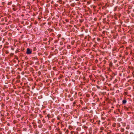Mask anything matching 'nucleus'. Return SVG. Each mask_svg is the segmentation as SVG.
Segmentation results:
<instances>
[{
	"label": "nucleus",
	"instance_id": "nucleus-29",
	"mask_svg": "<svg viewBox=\"0 0 134 134\" xmlns=\"http://www.w3.org/2000/svg\"><path fill=\"white\" fill-rule=\"evenodd\" d=\"M97 20V18H94V20L95 21H96Z\"/></svg>",
	"mask_w": 134,
	"mask_h": 134
},
{
	"label": "nucleus",
	"instance_id": "nucleus-43",
	"mask_svg": "<svg viewBox=\"0 0 134 134\" xmlns=\"http://www.w3.org/2000/svg\"><path fill=\"white\" fill-rule=\"evenodd\" d=\"M63 77V76H61L60 77H59V79H60L61 78H62V77Z\"/></svg>",
	"mask_w": 134,
	"mask_h": 134
},
{
	"label": "nucleus",
	"instance_id": "nucleus-45",
	"mask_svg": "<svg viewBox=\"0 0 134 134\" xmlns=\"http://www.w3.org/2000/svg\"><path fill=\"white\" fill-rule=\"evenodd\" d=\"M75 95H76V94H77V93L76 92H75Z\"/></svg>",
	"mask_w": 134,
	"mask_h": 134
},
{
	"label": "nucleus",
	"instance_id": "nucleus-62",
	"mask_svg": "<svg viewBox=\"0 0 134 134\" xmlns=\"http://www.w3.org/2000/svg\"><path fill=\"white\" fill-rule=\"evenodd\" d=\"M93 8H94V7H93Z\"/></svg>",
	"mask_w": 134,
	"mask_h": 134
},
{
	"label": "nucleus",
	"instance_id": "nucleus-1",
	"mask_svg": "<svg viewBox=\"0 0 134 134\" xmlns=\"http://www.w3.org/2000/svg\"><path fill=\"white\" fill-rule=\"evenodd\" d=\"M32 53V51L29 48H27V51L26 53L27 54H30Z\"/></svg>",
	"mask_w": 134,
	"mask_h": 134
},
{
	"label": "nucleus",
	"instance_id": "nucleus-56",
	"mask_svg": "<svg viewBox=\"0 0 134 134\" xmlns=\"http://www.w3.org/2000/svg\"><path fill=\"white\" fill-rule=\"evenodd\" d=\"M125 108L126 109H128V108Z\"/></svg>",
	"mask_w": 134,
	"mask_h": 134
},
{
	"label": "nucleus",
	"instance_id": "nucleus-16",
	"mask_svg": "<svg viewBox=\"0 0 134 134\" xmlns=\"http://www.w3.org/2000/svg\"><path fill=\"white\" fill-rule=\"evenodd\" d=\"M78 94L80 96H82V94L81 92H79Z\"/></svg>",
	"mask_w": 134,
	"mask_h": 134
},
{
	"label": "nucleus",
	"instance_id": "nucleus-14",
	"mask_svg": "<svg viewBox=\"0 0 134 134\" xmlns=\"http://www.w3.org/2000/svg\"><path fill=\"white\" fill-rule=\"evenodd\" d=\"M109 66L111 67L113 66V63L112 62H110L109 64Z\"/></svg>",
	"mask_w": 134,
	"mask_h": 134
},
{
	"label": "nucleus",
	"instance_id": "nucleus-7",
	"mask_svg": "<svg viewBox=\"0 0 134 134\" xmlns=\"http://www.w3.org/2000/svg\"><path fill=\"white\" fill-rule=\"evenodd\" d=\"M120 130L121 132H123L124 131V129L123 128H121Z\"/></svg>",
	"mask_w": 134,
	"mask_h": 134
},
{
	"label": "nucleus",
	"instance_id": "nucleus-8",
	"mask_svg": "<svg viewBox=\"0 0 134 134\" xmlns=\"http://www.w3.org/2000/svg\"><path fill=\"white\" fill-rule=\"evenodd\" d=\"M130 126L129 125H127L126 126V129L127 130H129L130 129Z\"/></svg>",
	"mask_w": 134,
	"mask_h": 134
},
{
	"label": "nucleus",
	"instance_id": "nucleus-26",
	"mask_svg": "<svg viewBox=\"0 0 134 134\" xmlns=\"http://www.w3.org/2000/svg\"><path fill=\"white\" fill-rule=\"evenodd\" d=\"M39 116L40 118H42L43 117V116L41 114H40Z\"/></svg>",
	"mask_w": 134,
	"mask_h": 134
},
{
	"label": "nucleus",
	"instance_id": "nucleus-19",
	"mask_svg": "<svg viewBox=\"0 0 134 134\" xmlns=\"http://www.w3.org/2000/svg\"><path fill=\"white\" fill-rule=\"evenodd\" d=\"M41 72L40 71H39L38 72V76H40L41 75Z\"/></svg>",
	"mask_w": 134,
	"mask_h": 134
},
{
	"label": "nucleus",
	"instance_id": "nucleus-42",
	"mask_svg": "<svg viewBox=\"0 0 134 134\" xmlns=\"http://www.w3.org/2000/svg\"><path fill=\"white\" fill-rule=\"evenodd\" d=\"M14 55V53H11L10 54L11 55Z\"/></svg>",
	"mask_w": 134,
	"mask_h": 134
},
{
	"label": "nucleus",
	"instance_id": "nucleus-59",
	"mask_svg": "<svg viewBox=\"0 0 134 134\" xmlns=\"http://www.w3.org/2000/svg\"><path fill=\"white\" fill-rule=\"evenodd\" d=\"M82 99V98H80V99H81H81Z\"/></svg>",
	"mask_w": 134,
	"mask_h": 134
},
{
	"label": "nucleus",
	"instance_id": "nucleus-50",
	"mask_svg": "<svg viewBox=\"0 0 134 134\" xmlns=\"http://www.w3.org/2000/svg\"><path fill=\"white\" fill-rule=\"evenodd\" d=\"M59 133H60V134H62V132H61V131H60V132H59Z\"/></svg>",
	"mask_w": 134,
	"mask_h": 134
},
{
	"label": "nucleus",
	"instance_id": "nucleus-48",
	"mask_svg": "<svg viewBox=\"0 0 134 134\" xmlns=\"http://www.w3.org/2000/svg\"><path fill=\"white\" fill-rule=\"evenodd\" d=\"M85 78V77H83V79H84Z\"/></svg>",
	"mask_w": 134,
	"mask_h": 134
},
{
	"label": "nucleus",
	"instance_id": "nucleus-22",
	"mask_svg": "<svg viewBox=\"0 0 134 134\" xmlns=\"http://www.w3.org/2000/svg\"><path fill=\"white\" fill-rule=\"evenodd\" d=\"M8 35L9 36H12V34L11 33H9L8 34Z\"/></svg>",
	"mask_w": 134,
	"mask_h": 134
},
{
	"label": "nucleus",
	"instance_id": "nucleus-37",
	"mask_svg": "<svg viewBox=\"0 0 134 134\" xmlns=\"http://www.w3.org/2000/svg\"><path fill=\"white\" fill-rule=\"evenodd\" d=\"M12 4V2H10L8 3L9 4Z\"/></svg>",
	"mask_w": 134,
	"mask_h": 134
},
{
	"label": "nucleus",
	"instance_id": "nucleus-17",
	"mask_svg": "<svg viewBox=\"0 0 134 134\" xmlns=\"http://www.w3.org/2000/svg\"><path fill=\"white\" fill-rule=\"evenodd\" d=\"M15 58L16 60H18L19 61V58H18V57L17 56L15 55Z\"/></svg>",
	"mask_w": 134,
	"mask_h": 134
},
{
	"label": "nucleus",
	"instance_id": "nucleus-4",
	"mask_svg": "<svg viewBox=\"0 0 134 134\" xmlns=\"http://www.w3.org/2000/svg\"><path fill=\"white\" fill-rule=\"evenodd\" d=\"M87 109V107H83L82 109H81L83 111H84L85 109Z\"/></svg>",
	"mask_w": 134,
	"mask_h": 134
},
{
	"label": "nucleus",
	"instance_id": "nucleus-18",
	"mask_svg": "<svg viewBox=\"0 0 134 134\" xmlns=\"http://www.w3.org/2000/svg\"><path fill=\"white\" fill-rule=\"evenodd\" d=\"M86 97H90V94H86Z\"/></svg>",
	"mask_w": 134,
	"mask_h": 134
},
{
	"label": "nucleus",
	"instance_id": "nucleus-32",
	"mask_svg": "<svg viewBox=\"0 0 134 134\" xmlns=\"http://www.w3.org/2000/svg\"><path fill=\"white\" fill-rule=\"evenodd\" d=\"M38 133H39L37 131L36 132L35 134H38Z\"/></svg>",
	"mask_w": 134,
	"mask_h": 134
},
{
	"label": "nucleus",
	"instance_id": "nucleus-34",
	"mask_svg": "<svg viewBox=\"0 0 134 134\" xmlns=\"http://www.w3.org/2000/svg\"><path fill=\"white\" fill-rule=\"evenodd\" d=\"M100 129L101 130H103L104 129V128L103 127H102L100 128Z\"/></svg>",
	"mask_w": 134,
	"mask_h": 134
},
{
	"label": "nucleus",
	"instance_id": "nucleus-21",
	"mask_svg": "<svg viewBox=\"0 0 134 134\" xmlns=\"http://www.w3.org/2000/svg\"><path fill=\"white\" fill-rule=\"evenodd\" d=\"M42 122L43 123H44L46 122V121L44 119H43L42 120Z\"/></svg>",
	"mask_w": 134,
	"mask_h": 134
},
{
	"label": "nucleus",
	"instance_id": "nucleus-30",
	"mask_svg": "<svg viewBox=\"0 0 134 134\" xmlns=\"http://www.w3.org/2000/svg\"><path fill=\"white\" fill-rule=\"evenodd\" d=\"M83 127H84V128H85V129H87L88 128V127L86 126H83Z\"/></svg>",
	"mask_w": 134,
	"mask_h": 134
},
{
	"label": "nucleus",
	"instance_id": "nucleus-25",
	"mask_svg": "<svg viewBox=\"0 0 134 134\" xmlns=\"http://www.w3.org/2000/svg\"><path fill=\"white\" fill-rule=\"evenodd\" d=\"M38 123L40 124L41 123V121L40 120H38Z\"/></svg>",
	"mask_w": 134,
	"mask_h": 134
},
{
	"label": "nucleus",
	"instance_id": "nucleus-28",
	"mask_svg": "<svg viewBox=\"0 0 134 134\" xmlns=\"http://www.w3.org/2000/svg\"><path fill=\"white\" fill-rule=\"evenodd\" d=\"M58 120H60V116H58L57 118Z\"/></svg>",
	"mask_w": 134,
	"mask_h": 134
},
{
	"label": "nucleus",
	"instance_id": "nucleus-15",
	"mask_svg": "<svg viewBox=\"0 0 134 134\" xmlns=\"http://www.w3.org/2000/svg\"><path fill=\"white\" fill-rule=\"evenodd\" d=\"M67 48L68 49H70L71 48L70 46L69 45H68L67 46Z\"/></svg>",
	"mask_w": 134,
	"mask_h": 134
},
{
	"label": "nucleus",
	"instance_id": "nucleus-10",
	"mask_svg": "<svg viewBox=\"0 0 134 134\" xmlns=\"http://www.w3.org/2000/svg\"><path fill=\"white\" fill-rule=\"evenodd\" d=\"M118 7V6H116V7H115L114 9V11H116Z\"/></svg>",
	"mask_w": 134,
	"mask_h": 134
},
{
	"label": "nucleus",
	"instance_id": "nucleus-6",
	"mask_svg": "<svg viewBox=\"0 0 134 134\" xmlns=\"http://www.w3.org/2000/svg\"><path fill=\"white\" fill-rule=\"evenodd\" d=\"M47 117H48V119H49L50 118H51V115H50L49 114H48L46 116H45V118H46Z\"/></svg>",
	"mask_w": 134,
	"mask_h": 134
},
{
	"label": "nucleus",
	"instance_id": "nucleus-63",
	"mask_svg": "<svg viewBox=\"0 0 134 134\" xmlns=\"http://www.w3.org/2000/svg\"><path fill=\"white\" fill-rule=\"evenodd\" d=\"M93 8H94V7H93Z\"/></svg>",
	"mask_w": 134,
	"mask_h": 134
},
{
	"label": "nucleus",
	"instance_id": "nucleus-31",
	"mask_svg": "<svg viewBox=\"0 0 134 134\" xmlns=\"http://www.w3.org/2000/svg\"><path fill=\"white\" fill-rule=\"evenodd\" d=\"M65 133L67 134L68 133V130H67L65 132Z\"/></svg>",
	"mask_w": 134,
	"mask_h": 134
},
{
	"label": "nucleus",
	"instance_id": "nucleus-60",
	"mask_svg": "<svg viewBox=\"0 0 134 134\" xmlns=\"http://www.w3.org/2000/svg\"><path fill=\"white\" fill-rule=\"evenodd\" d=\"M57 6H58V5H56V7H57Z\"/></svg>",
	"mask_w": 134,
	"mask_h": 134
},
{
	"label": "nucleus",
	"instance_id": "nucleus-38",
	"mask_svg": "<svg viewBox=\"0 0 134 134\" xmlns=\"http://www.w3.org/2000/svg\"><path fill=\"white\" fill-rule=\"evenodd\" d=\"M60 36H61V35H59L58 36V38H59V37H60Z\"/></svg>",
	"mask_w": 134,
	"mask_h": 134
},
{
	"label": "nucleus",
	"instance_id": "nucleus-27",
	"mask_svg": "<svg viewBox=\"0 0 134 134\" xmlns=\"http://www.w3.org/2000/svg\"><path fill=\"white\" fill-rule=\"evenodd\" d=\"M70 100L71 101H72L74 100V99L72 97H71L70 99Z\"/></svg>",
	"mask_w": 134,
	"mask_h": 134
},
{
	"label": "nucleus",
	"instance_id": "nucleus-61",
	"mask_svg": "<svg viewBox=\"0 0 134 134\" xmlns=\"http://www.w3.org/2000/svg\"><path fill=\"white\" fill-rule=\"evenodd\" d=\"M72 132H71V133H72Z\"/></svg>",
	"mask_w": 134,
	"mask_h": 134
},
{
	"label": "nucleus",
	"instance_id": "nucleus-5",
	"mask_svg": "<svg viewBox=\"0 0 134 134\" xmlns=\"http://www.w3.org/2000/svg\"><path fill=\"white\" fill-rule=\"evenodd\" d=\"M127 102V101L126 99H124L122 101V104H125Z\"/></svg>",
	"mask_w": 134,
	"mask_h": 134
},
{
	"label": "nucleus",
	"instance_id": "nucleus-35",
	"mask_svg": "<svg viewBox=\"0 0 134 134\" xmlns=\"http://www.w3.org/2000/svg\"><path fill=\"white\" fill-rule=\"evenodd\" d=\"M105 31H103V34H104L105 33Z\"/></svg>",
	"mask_w": 134,
	"mask_h": 134
},
{
	"label": "nucleus",
	"instance_id": "nucleus-3",
	"mask_svg": "<svg viewBox=\"0 0 134 134\" xmlns=\"http://www.w3.org/2000/svg\"><path fill=\"white\" fill-rule=\"evenodd\" d=\"M117 48H113L112 50V51L115 52L117 51Z\"/></svg>",
	"mask_w": 134,
	"mask_h": 134
},
{
	"label": "nucleus",
	"instance_id": "nucleus-44",
	"mask_svg": "<svg viewBox=\"0 0 134 134\" xmlns=\"http://www.w3.org/2000/svg\"><path fill=\"white\" fill-rule=\"evenodd\" d=\"M13 10H14V11L15 10V8H13Z\"/></svg>",
	"mask_w": 134,
	"mask_h": 134
},
{
	"label": "nucleus",
	"instance_id": "nucleus-51",
	"mask_svg": "<svg viewBox=\"0 0 134 134\" xmlns=\"http://www.w3.org/2000/svg\"><path fill=\"white\" fill-rule=\"evenodd\" d=\"M11 49L13 50H14V49L13 48H12Z\"/></svg>",
	"mask_w": 134,
	"mask_h": 134
},
{
	"label": "nucleus",
	"instance_id": "nucleus-2",
	"mask_svg": "<svg viewBox=\"0 0 134 134\" xmlns=\"http://www.w3.org/2000/svg\"><path fill=\"white\" fill-rule=\"evenodd\" d=\"M128 94V92L127 91V90L126 89L124 90V94L125 95H127Z\"/></svg>",
	"mask_w": 134,
	"mask_h": 134
},
{
	"label": "nucleus",
	"instance_id": "nucleus-39",
	"mask_svg": "<svg viewBox=\"0 0 134 134\" xmlns=\"http://www.w3.org/2000/svg\"><path fill=\"white\" fill-rule=\"evenodd\" d=\"M74 134H78L77 132H75Z\"/></svg>",
	"mask_w": 134,
	"mask_h": 134
},
{
	"label": "nucleus",
	"instance_id": "nucleus-13",
	"mask_svg": "<svg viewBox=\"0 0 134 134\" xmlns=\"http://www.w3.org/2000/svg\"><path fill=\"white\" fill-rule=\"evenodd\" d=\"M57 2L59 3L60 4L62 3V0H59Z\"/></svg>",
	"mask_w": 134,
	"mask_h": 134
},
{
	"label": "nucleus",
	"instance_id": "nucleus-54",
	"mask_svg": "<svg viewBox=\"0 0 134 134\" xmlns=\"http://www.w3.org/2000/svg\"><path fill=\"white\" fill-rule=\"evenodd\" d=\"M24 130H25V131H26V129L25 128V129H24Z\"/></svg>",
	"mask_w": 134,
	"mask_h": 134
},
{
	"label": "nucleus",
	"instance_id": "nucleus-33",
	"mask_svg": "<svg viewBox=\"0 0 134 134\" xmlns=\"http://www.w3.org/2000/svg\"><path fill=\"white\" fill-rule=\"evenodd\" d=\"M131 112H127V113L128 114H131Z\"/></svg>",
	"mask_w": 134,
	"mask_h": 134
},
{
	"label": "nucleus",
	"instance_id": "nucleus-55",
	"mask_svg": "<svg viewBox=\"0 0 134 134\" xmlns=\"http://www.w3.org/2000/svg\"><path fill=\"white\" fill-rule=\"evenodd\" d=\"M120 7H119V8H118V9H119L120 10Z\"/></svg>",
	"mask_w": 134,
	"mask_h": 134
},
{
	"label": "nucleus",
	"instance_id": "nucleus-49",
	"mask_svg": "<svg viewBox=\"0 0 134 134\" xmlns=\"http://www.w3.org/2000/svg\"><path fill=\"white\" fill-rule=\"evenodd\" d=\"M66 130V129L65 128L63 130L64 131H65Z\"/></svg>",
	"mask_w": 134,
	"mask_h": 134
},
{
	"label": "nucleus",
	"instance_id": "nucleus-20",
	"mask_svg": "<svg viewBox=\"0 0 134 134\" xmlns=\"http://www.w3.org/2000/svg\"><path fill=\"white\" fill-rule=\"evenodd\" d=\"M80 103L82 105L83 104V102L82 100H80Z\"/></svg>",
	"mask_w": 134,
	"mask_h": 134
},
{
	"label": "nucleus",
	"instance_id": "nucleus-52",
	"mask_svg": "<svg viewBox=\"0 0 134 134\" xmlns=\"http://www.w3.org/2000/svg\"><path fill=\"white\" fill-rule=\"evenodd\" d=\"M116 134H121V133H117Z\"/></svg>",
	"mask_w": 134,
	"mask_h": 134
},
{
	"label": "nucleus",
	"instance_id": "nucleus-57",
	"mask_svg": "<svg viewBox=\"0 0 134 134\" xmlns=\"http://www.w3.org/2000/svg\"><path fill=\"white\" fill-rule=\"evenodd\" d=\"M104 62H105V63L106 62L105 60H104Z\"/></svg>",
	"mask_w": 134,
	"mask_h": 134
},
{
	"label": "nucleus",
	"instance_id": "nucleus-23",
	"mask_svg": "<svg viewBox=\"0 0 134 134\" xmlns=\"http://www.w3.org/2000/svg\"><path fill=\"white\" fill-rule=\"evenodd\" d=\"M36 47H34V48H33V51H36Z\"/></svg>",
	"mask_w": 134,
	"mask_h": 134
},
{
	"label": "nucleus",
	"instance_id": "nucleus-58",
	"mask_svg": "<svg viewBox=\"0 0 134 134\" xmlns=\"http://www.w3.org/2000/svg\"><path fill=\"white\" fill-rule=\"evenodd\" d=\"M102 132V131H100V132Z\"/></svg>",
	"mask_w": 134,
	"mask_h": 134
},
{
	"label": "nucleus",
	"instance_id": "nucleus-47",
	"mask_svg": "<svg viewBox=\"0 0 134 134\" xmlns=\"http://www.w3.org/2000/svg\"><path fill=\"white\" fill-rule=\"evenodd\" d=\"M62 40H65V39H64V38H62Z\"/></svg>",
	"mask_w": 134,
	"mask_h": 134
},
{
	"label": "nucleus",
	"instance_id": "nucleus-12",
	"mask_svg": "<svg viewBox=\"0 0 134 134\" xmlns=\"http://www.w3.org/2000/svg\"><path fill=\"white\" fill-rule=\"evenodd\" d=\"M77 101L75 100V101L73 103V106H74L75 105V104L76 103Z\"/></svg>",
	"mask_w": 134,
	"mask_h": 134
},
{
	"label": "nucleus",
	"instance_id": "nucleus-9",
	"mask_svg": "<svg viewBox=\"0 0 134 134\" xmlns=\"http://www.w3.org/2000/svg\"><path fill=\"white\" fill-rule=\"evenodd\" d=\"M129 133V131H126L124 133H123L122 134H128Z\"/></svg>",
	"mask_w": 134,
	"mask_h": 134
},
{
	"label": "nucleus",
	"instance_id": "nucleus-46",
	"mask_svg": "<svg viewBox=\"0 0 134 134\" xmlns=\"http://www.w3.org/2000/svg\"><path fill=\"white\" fill-rule=\"evenodd\" d=\"M130 134H133V133L132 132H131L130 133Z\"/></svg>",
	"mask_w": 134,
	"mask_h": 134
},
{
	"label": "nucleus",
	"instance_id": "nucleus-41",
	"mask_svg": "<svg viewBox=\"0 0 134 134\" xmlns=\"http://www.w3.org/2000/svg\"><path fill=\"white\" fill-rule=\"evenodd\" d=\"M18 52V51L17 50H16L15 51V52L16 53H17Z\"/></svg>",
	"mask_w": 134,
	"mask_h": 134
},
{
	"label": "nucleus",
	"instance_id": "nucleus-53",
	"mask_svg": "<svg viewBox=\"0 0 134 134\" xmlns=\"http://www.w3.org/2000/svg\"><path fill=\"white\" fill-rule=\"evenodd\" d=\"M104 26L103 27H102V28H103V29H104Z\"/></svg>",
	"mask_w": 134,
	"mask_h": 134
},
{
	"label": "nucleus",
	"instance_id": "nucleus-24",
	"mask_svg": "<svg viewBox=\"0 0 134 134\" xmlns=\"http://www.w3.org/2000/svg\"><path fill=\"white\" fill-rule=\"evenodd\" d=\"M117 127H119L120 126V125L119 124H118L117 125Z\"/></svg>",
	"mask_w": 134,
	"mask_h": 134
},
{
	"label": "nucleus",
	"instance_id": "nucleus-40",
	"mask_svg": "<svg viewBox=\"0 0 134 134\" xmlns=\"http://www.w3.org/2000/svg\"><path fill=\"white\" fill-rule=\"evenodd\" d=\"M46 112V111H43V113H45V112Z\"/></svg>",
	"mask_w": 134,
	"mask_h": 134
},
{
	"label": "nucleus",
	"instance_id": "nucleus-36",
	"mask_svg": "<svg viewBox=\"0 0 134 134\" xmlns=\"http://www.w3.org/2000/svg\"><path fill=\"white\" fill-rule=\"evenodd\" d=\"M63 42H61L60 43V45H62V44H63Z\"/></svg>",
	"mask_w": 134,
	"mask_h": 134
},
{
	"label": "nucleus",
	"instance_id": "nucleus-11",
	"mask_svg": "<svg viewBox=\"0 0 134 134\" xmlns=\"http://www.w3.org/2000/svg\"><path fill=\"white\" fill-rule=\"evenodd\" d=\"M116 124L115 123H113L112 124V126L114 127H116Z\"/></svg>",
	"mask_w": 134,
	"mask_h": 134
}]
</instances>
